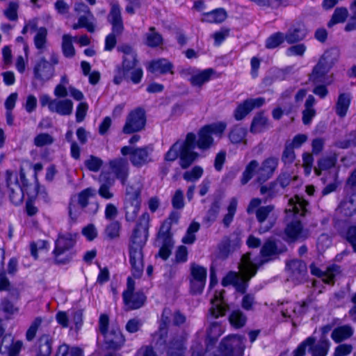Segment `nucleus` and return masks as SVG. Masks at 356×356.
I'll return each instance as SVG.
<instances>
[{"label":"nucleus","mask_w":356,"mask_h":356,"mask_svg":"<svg viewBox=\"0 0 356 356\" xmlns=\"http://www.w3.org/2000/svg\"><path fill=\"white\" fill-rule=\"evenodd\" d=\"M117 50L122 54V70L119 71V75L115 76V83L120 84L125 77L130 79L134 83H138L141 81L143 72L140 67H136L138 63L136 51L127 44L118 46Z\"/></svg>","instance_id":"1"},{"label":"nucleus","mask_w":356,"mask_h":356,"mask_svg":"<svg viewBox=\"0 0 356 356\" xmlns=\"http://www.w3.org/2000/svg\"><path fill=\"white\" fill-rule=\"evenodd\" d=\"M240 273L231 271L222 279L224 286L233 285L237 291L244 293L248 282L257 273V267L251 259V254L248 252L243 255L239 264Z\"/></svg>","instance_id":"2"},{"label":"nucleus","mask_w":356,"mask_h":356,"mask_svg":"<svg viewBox=\"0 0 356 356\" xmlns=\"http://www.w3.org/2000/svg\"><path fill=\"white\" fill-rule=\"evenodd\" d=\"M194 141L193 133H188L184 140H177L172 145L165 154V160L174 161L179 157L180 166L183 169H186L199 157L197 152L191 150Z\"/></svg>","instance_id":"3"},{"label":"nucleus","mask_w":356,"mask_h":356,"mask_svg":"<svg viewBox=\"0 0 356 356\" xmlns=\"http://www.w3.org/2000/svg\"><path fill=\"white\" fill-rule=\"evenodd\" d=\"M261 199L254 197L250 200L247 208L248 213H255L256 218L260 224L258 229L259 234L268 232L275 225V219L273 217L275 206L273 204L261 206Z\"/></svg>","instance_id":"4"},{"label":"nucleus","mask_w":356,"mask_h":356,"mask_svg":"<svg viewBox=\"0 0 356 356\" xmlns=\"http://www.w3.org/2000/svg\"><path fill=\"white\" fill-rule=\"evenodd\" d=\"M226 127L227 124L224 122H218L205 125L199 130L197 133V139L196 135L193 133L195 141L191 150L194 151L196 147L201 150H207L209 149L213 143L212 135L220 136L225 131Z\"/></svg>","instance_id":"5"},{"label":"nucleus","mask_w":356,"mask_h":356,"mask_svg":"<svg viewBox=\"0 0 356 356\" xmlns=\"http://www.w3.org/2000/svg\"><path fill=\"white\" fill-rule=\"evenodd\" d=\"M58 55L51 51L49 61L42 56L38 60L33 67V78L42 85L50 81L55 75V65L58 64Z\"/></svg>","instance_id":"6"},{"label":"nucleus","mask_w":356,"mask_h":356,"mask_svg":"<svg viewBox=\"0 0 356 356\" xmlns=\"http://www.w3.org/2000/svg\"><path fill=\"white\" fill-rule=\"evenodd\" d=\"M175 325H180L186 321V316L179 311L172 312L169 308H164L161 319L159 330L154 335L156 345H164L166 341L168 330L167 327L171 322Z\"/></svg>","instance_id":"7"},{"label":"nucleus","mask_w":356,"mask_h":356,"mask_svg":"<svg viewBox=\"0 0 356 356\" xmlns=\"http://www.w3.org/2000/svg\"><path fill=\"white\" fill-rule=\"evenodd\" d=\"M245 340L244 336L228 335L221 341L218 350L222 356H243Z\"/></svg>","instance_id":"8"},{"label":"nucleus","mask_w":356,"mask_h":356,"mask_svg":"<svg viewBox=\"0 0 356 356\" xmlns=\"http://www.w3.org/2000/svg\"><path fill=\"white\" fill-rule=\"evenodd\" d=\"M109 316L102 314L98 321L97 343L99 352L106 353L105 356H111V333L108 332Z\"/></svg>","instance_id":"9"},{"label":"nucleus","mask_w":356,"mask_h":356,"mask_svg":"<svg viewBox=\"0 0 356 356\" xmlns=\"http://www.w3.org/2000/svg\"><path fill=\"white\" fill-rule=\"evenodd\" d=\"M75 242L70 234L59 236L56 241L55 249L53 252L55 262L58 264H65L72 259V254L69 250L74 246Z\"/></svg>","instance_id":"10"},{"label":"nucleus","mask_w":356,"mask_h":356,"mask_svg":"<svg viewBox=\"0 0 356 356\" xmlns=\"http://www.w3.org/2000/svg\"><path fill=\"white\" fill-rule=\"evenodd\" d=\"M153 152V147L151 145L145 146L139 148L124 146L121 149V153L124 156L130 155L131 163L136 167H141L152 161L151 154Z\"/></svg>","instance_id":"11"},{"label":"nucleus","mask_w":356,"mask_h":356,"mask_svg":"<svg viewBox=\"0 0 356 356\" xmlns=\"http://www.w3.org/2000/svg\"><path fill=\"white\" fill-rule=\"evenodd\" d=\"M207 276V268L193 263L190 267V289L193 294H200L204 288Z\"/></svg>","instance_id":"12"},{"label":"nucleus","mask_w":356,"mask_h":356,"mask_svg":"<svg viewBox=\"0 0 356 356\" xmlns=\"http://www.w3.org/2000/svg\"><path fill=\"white\" fill-rule=\"evenodd\" d=\"M149 216L147 213H144L139 218L136 225L133 230L130 238L129 244L145 246L148 238Z\"/></svg>","instance_id":"13"},{"label":"nucleus","mask_w":356,"mask_h":356,"mask_svg":"<svg viewBox=\"0 0 356 356\" xmlns=\"http://www.w3.org/2000/svg\"><path fill=\"white\" fill-rule=\"evenodd\" d=\"M145 111L142 108H138L131 111L127 117L123 127V132L129 134L140 131L145 128Z\"/></svg>","instance_id":"14"},{"label":"nucleus","mask_w":356,"mask_h":356,"mask_svg":"<svg viewBox=\"0 0 356 356\" xmlns=\"http://www.w3.org/2000/svg\"><path fill=\"white\" fill-rule=\"evenodd\" d=\"M134 281L129 277L127 279V289L123 293L124 302L130 309H136L141 307L146 300V297L143 293H134Z\"/></svg>","instance_id":"15"},{"label":"nucleus","mask_w":356,"mask_h":356,"mask_svg":"<svg viewBox=\"0 0 356 356\" xmlns=\"http://www.w3.org/2000/svg\"><path fill=\"white\" fill-rule=\"evenodd\" d=\"M289 280L295 284H301L306 280L307 268L306 264L299 259H292L286 262Z\"/></svg>","instance_id":"16"},{"label":"nucleus","mask_w":356,"mask_h":356,"mask_svg":"<svg viewBox=\"0 0 356 356\" xmlns=\"http://www.w3.org/2000/svg\"><path fill=\"white\" fill-rule=\"evenodd\" d=\"M7 186L9 190L10 201L15 204H19L24 200V194L26 193L23 186L18 183L17 177L13 172L6 171Z\"/></svg>","instance_id":"17"},{"label":"nucleus","mask_w":356,"mask_h":356,"mask_svg":"<svg viewBox=\"0 0 356 356\" xmlns=\"http://www.w3.org/2000/svg\"><path fill=\"white\" fill-rule=\"evenodd\" d=\"M143 246L129 244V262L133 276L139 278L144 270Z\"/></svg>","instance_id":"18"},{"label":"nucleus","mask_w":356,"mask_h":356,"mask_svg":"<svg viewBox=\"0 0 356 356\" xmlns=\"http://www.w3.org/2000/svg\"><path fill=\"white\" fill-rule=\"evenodd\" d=\"M284 233L286 236V240L289 242L303 241L310 236L309 229H303L300 220L296 218L286 225Z\"/></svg>","instance_id":"19"},{"label":"nucleus","mask_w":356,"mask_h":356,"mask_svg":"<svg viewBox=\"0 0 356 356\" xmlns=\"http://www.w3.org/2000/svg\"><path fill=\"white\" fill-rule=\"evenodd\" d=\"M279 163V160L276 157H268L259 165V175H257L256 181L257 183L262 184L267 180L270 179L275 172Z\"/></svg>","instance_id":"20"},{"label":"nucleus","mask_w":356,"mask_h":356,"mask_svg":"<svg viewBox=\"0 0 356 356\" xmlns=\"http://www.w3.org/2000/svg\"><path fill=\"white\" fill-rule=\"evenodd\" d=\"M225 292L224 290H222L218 293H216L214 297L211 300V307L209 309V318H217L219 316H223L229 310V306L223 297Z\"/></svg>","instance_id":"21"},{"label":"nucleus","mask_w":356,"mask_h":356,"mask_svg":"<svg viewBox=\"0 0 356 356\" xmlns=\"http://www.w3.org/2000/svg\"><path fill=\"white\" fill-rule=\"evenodd\" d=\"M265 102L263 97L248 99L238 105L234 111V118L236 120H241L254 108L262 106Z\"/></svg>","instance_id":"22"},{"label":"nucleus","mask_w":356,"mask_h":356,"mask_svg":"<svg viewBox=\"0 0 356 356\" xmlns=\"http://www.w3.org/2000/svg\"><path fill=\"white\" fill-rule=\"evenodd\" d=\"M111 162H109L104 167L99 177L100 187L99 189V195L106 199L111 197L110 188L111 186Z\"/></svg>","instance_id":"23"},{"label":"nucleus","mask_w":356,"mask_h":356,"mask_svg":"<svg viewBox=\"0 0 356 356\" xmlns=\"http://www.w3.org/2000/svg\"><path fill=\"white\" fill-rule=\"evenodd\" d=\"M23 346L21 341H15L10 335L3 336L0 345V351L8 356H17Z\"/></svg>","instance_id":"24"},{"label":"nucleus","mask_w":356,"mask_h":356,"mask_svg":"<svg viewBox=\"0 0 356 356\" xmlns=\"http://www.w3.org/2000/svg\"><path fill=\"white\" fill-rule=\"evenodd\" d=\"M329 71L330 70L328 68L324 66L321 63L318 62L309 74V80L313 84L324 83L330 85L332 83V80L327 75Z\"/></svg>","instance_id":"25"},{"label":"nucleus","mask_w":356,"mask_h":356,"mask_svg":"<svg viewBox=\"0 0 356 356\" xmlns=\"http://www.w3.org/2000/svg\"><path fill=\"white\" fill-rule=\"evenodd\" d=\"M309 267L312 275L321 277L322 280L328 284H333L335 277L340 273V267L338 266H330L325 271L321 270L314 264H312Z\"/></svg>","instance_id":"26"},{"label":"nucleus","mask_w":356,"mask_h":356,"mask_svg":"<svg viewBox=\"0 0 356 356\" xmlns=\"http://www.w3.org/2000/svg\"><path fill=\"white\" fill-rule=\"evenodd\" d=\"M313 341L312 343H307V347H309V351L311 353L312 356H326L330 348V341L325 337H322L319 341L316 342V339L309 337Z\"/></svg>","instance_id":"27"},{"label":"nucleus","mask_w":356,"mask_h":356,"mask_svg":"<svg viewBox=\"0 0 356 356\" xmlns=\"http://www.w3.org/2000/svg\"><path fill=\"white\" fill-rule=\"evenodd\" d=\"M173 65L171 62L165 58H159L152 60L149 63L147 70L154 74H164L168 72L173 74Z\"/></svg>","instance_id":"28"},{"label":"nucleus","mask_w":356,"mask_h":356,"mask_svg":"<svg viewBox=\"0 0 356 356\" xmlns=\"http://www.w3.org/2000/svg\"><path fill=\"white\" fill-rule=\"evenodd\" d=\"M73 111V102L68 99H54L51 104V112L60 115H70Z\"/></svg>","instance_id":"29"},{"label":"nucleus","mask_w":356,"mask_h":356,"mask_svg":"<svg viewBox=\"0 0 356 356\" xmlns=\"http://www.w3.org/2000/svg\"><path fill=\"white\" fill-rule=\"evenodd\" d=\"M113 175L124 184L129 175V163L124 159H119L113 161Z\"/></svg>","instance_id":"30"},{"label":"nucleus","mask_w":356,"mask_h":356,"mask_svg":"<svg viewBox=\"0 0 356 356\" xmlns=\"http://www.w3.org/2000/svg\"><path fill=\"white\" fill-rule=\"evenodd\" d=\"M283 190V188L280 186L276 179L268 184H261L259 188L261 195H266V200H271L281 195Z\"/></svg>","instance_id":"31"},{"label":"nucleus","mask_w":356,"mask_h":356,"mask_svg":"<svg viewBox=\"0 0 356 356\" xmlns=\"http://www.w3.org/2000/svg\"><path fill=\"white\" fill-rule=\"evenodd\" d=\"M307 202L298 196L289 200V207L286 209L287 213L300 216H305Z\"/></svg>","instance_id":"32"},{"label":"nucleus","mask_w":356,"mask_h":356,"mask_svg":"<svg viewBox=\"0 0 356 356\" xmlns=\"http://www.w3.org/2000/svg\"><path fill=\"white\" fill-rule=\"evenodd\" d=\"M353 328L349 325L339 326L333 330L331 337L336 343H340L350 338L353 334Z\"/></svg>","instance_id":"33"},{"label":"nucleus","mask_w":356,"mask_h":356,"mask_svg":"<svg viewBox=\"0 0 356 356\" xmlns=\"http://www.w3.org/2000/svg\"><path fill=\"white\" fill-rule=\"evenodd\" d=\"M315 104V97L313 95H309L305 101V109L302 111V122L305 125L309 124L316 115V111L314 108Z\"/></svg>","instance_id":"34"},{"label":"nucleus","mask_w":356,"mask_h":356,"mask_svg":"<svg viewBox=\"0 0 356 356\" xmlns=\"http://www.w3.org/2000/svg\"><path fill=\"white\" fill-rule=\"evenodd\" d=\"M339 54V50L338 49L330 48L324 52L318 62L330 70L337 62Z\"/></svg>","instance_id":"35"},{"label":"nucleus","mask_w":356,"mask_h":356,"mask_svg":"<svg viewBox=\"0 0 356 356\" xmlns=\"http://www.w3.org/2000/svg\"><path fill=\"white\" fill-rule=\"evenodd\" d=\"M214 72V70L211 68L206 69L197 74H193L189 81L192 86L201 87L210 80Z\"/></svg>","instance_id":"36"},{"label":"nucleus","mask_w":356,"mask_h":356,"mask_svg":"<svg viewBox=\"0 0 356 356\" xmlns=\"http://www.w3.org/2000/svg\"><path fill=\"white\" fill-rule=\"evenodd\" d=\"M255 175H259V162L257 160H252L242 173L241 184L245 185Z\"/></svg>","instance_id":"37"},{"label":"nucleus","mask_w":356,"mask_h":356,"mask_svg":"<svg viewBox=\"0 0 356 356\" xmlns=\"http://www.w3.org/2000/svg\"><path fill=\"white\" fill-rule=\"evenodd\" d=\"M268 127V118L262 113H257L253 118L250 132L253 134H258L264 131Z\"/></svg>","instance_id":"38"},{"label":"nucleus","mask_w":356,"mask_h":356,"mask_svg":"<svg viewBox=\"0 0 356 356\" xmlns=\"http://www.w3.org/2000/svg\"><path fill=\"white\" fill-rule=\"evenodd\" d=\"M156 245L173 247L174 242L171 229H168L167 226L165 227H161L156 240Z\"/></svg>","instance_id":"39"},{"label":"nucleus","mask_w":356,"mask_h":356,"mask_svg":"<svg viewBox=\"0 0 356 356\" xmlns=\"http://www.w3.org/2000/svg\"><path fill=\"white\" fill-rule=\"evenodd\" d=\"M74 10L79 16L77 22H90V20L93 19V15L89 7L83 2L76 3Z\"/></svg>","instance_id":"40"},{"label":"nucleus","mask_w":356,"mask_h":356,"mask_svg":"<svg viewBox=\"0 0 356 356\" xmlns=\"http://www.w3.org/2000/svg\"><path fill=\"white\" fill-rule=\"evenodd\" d=\"M307 34V31L302 26L289 30L285 35L286 36V42L289 44H293L302 40Z\"/></svg>","instance_id":"41"},{"label":"nucleus","mask_w":356,"mask_h":356,"mask_svg":"<svg viewBox=\"0 0 356 356\" xmlns=\"http://www.w3.org/2000/svg\"><path fill=\"white\" fill-rule=\"evenodd\" d=\"M142 184L140 180L127 186L126 188L125 201H140Z\"/></svg>","instance_id":"42"},{"label":"nucleus","mask_w":356,"mask_h":356,"mask_svg":"<svg viewBox=\"0 0 356 356\" xmlns=\"http://www.w3.org/2000/svg\"><path fill=\"white\" fill-rule=\"evenodd\" d=\"M341 212L346 216H352L356 213V194L352 195L343 200L340 205Z\"/></svg>","instance_id":"43"},{"label":"nucleus","mask_w":356,"mask_h":356,"mask_svg":"<svg viewBox=\"0 0 356 356\" xmlns=\"http://www.w3.org/2000/svg\"><path fill=\"white\" fill-rule=\"evenodd\" d=\"M350 103V98L349 95L346 93L340 94L335 108L337 114L341 118L344 117L346 115Z\"/></svg>","instance_id":"44"},{"label":"nucleus","mask_w":356,"mask_h":356,"mask_svg":"<svg viewBox=\"0 0 356 356\" xmlns=\"http://www.w3.org/2000/svg\"><path fill=\"white\" fill-rule=\"evenodd\" d=\"M227 18V13L223 8H217L204 15L203 21L207 22H222Z\"/></svg>","instance_id":"45"},{"label":"nucleus","mask_w":356,"mask_h":356,"mask_svg":"<svg viewBox=\"0 0 356 356\" xmlns=\"http://www.w3.org/2000/svg\"><path fill=\"white\" fill-rule=\"evenodd\" d=\"M140 207V201H126L124 209L126 219L128 221H134L137 217Z\"/></svg>","instance_id":"46"},{"label":"nucleus","mask_w":356,"mask_h":356,"mask_svg":"<svg viewBox=\"0 0 356 356\" xmlns=\"http://www.w3.org/2000/svg\"><path fill=\"white\" fill-rule=\"evenodd\" d=\"M284 40L286 41V36L282 32H277L270 35L266 40L265 47L267 49H273L279 47Z\"/></svg>","instance_id":"47"},{"label":"nucleus","mask_w":356,"mask_h":356,"mask_svg":"<svg viewBox=\"0 0 356 356\" xmlns=\"http://www.w3.org/2000/svg\"><path fill=\"white\" fill-rule=\"evenodd\" d=\"M200 225L197 222H193L190 224L186 230L185 236L182 238L181 241L184 244H193L195 239V233L200 229Z\"/></svg>","instance_id":"48"},{"label":"nucleus","mask_w":356,"mask_h":356,"mask_svg":"<svg viewBox=\"0 0 356 356\" xmlns=\"http://www.w3.org/2000/svg\"><path fill=\"white\" fill-rule=\"evenodd\" d=\"M229 321L230 324L234 327L241 328L245 325L247 318L241 311L236 310L231 313Z\"/></svg>","instance_id":"49"},{"label":"nucleus","mask_w":356,"mask_h":356,"mask_svg":"<svg viewBox=\"0 0 356 356\" xmlns=\"http://www.w3.org/2000/svg\"><path fill=\"white\" fill-rule=\"evenodd\" d=\"M247 134L245 128L240 126L233 127L229 134V138L232 143H239L243 141Z\"/></svg>","instance_id":"50"},{"label":"nucleus","mask_w":356,"mask_h":356,"mask_svg":"<svg viewBox=\"0 0 356 356\" xmlns=\"http://www.w3.org/2000/svg\"><path fill=\"white\" fill-rule=\"evenodd\" d=\"M224 332L222 326L218 322L211 323L207 331L208 338L211 341L215 343L219 337Z\"/></svg>","instance_id":"51"},{"label":"nucleus","mask_w":356,"mask_h":356,"mask_svg":"<svg viewBox=\"0 0 356 356\" xmlns=\"http://www.w3.org/2000/svg\"><path fill=\"white\" fill-rule=\"evenodd\" d=\"M296 160V154L294 148L289 145V142H286L284 149L282 154V161L284 165H290Z\"/></svg>","instance_id":"52"},{"label":"nucleus","mask_w":356,"mask_h":356,"mask_svg":"<svg viewBox=\"0 0 356 356\" xmlns=\"http://www.w3.org/2000/svg\"><path fill=\"white\" fill-rule=\"evenodd\" d=\"M62 51L63 55L67 58H72L75 54L72 38L69 35H64L63 36Z\"/></svg>","instance_id":"53"},{"label":"nucleus","mask_w":356,"mask_h":356,"mask_svg":"<svg viewBox=\"0 0 356 356\" xmlns=\"http://www.w3.org/2000/svg\"><path fill=\"white\" fill-rule=\"evenodd\" d=\"M281 252L277 250L275 241L268 239L265 242L261 249V254L263 257H270L280 254Z\"/></svg>","instance_id":"54"},{"label":"nucleus","mask_w":356,"mask_h":356,"mask_svg":"<svg viewBox=\"0 0 356 356\" xmlns=\"http://www.w3.org/2000/svg\"><path fill=\"white\" fill-rule=\"evenodd\" d=\"M47 31L44 27H40L37 30L34 37V44L38 49H43L47 42Z\"/></svg>","instance_id":"55"},{"label":"nucleus","mask_w":356,"mask_h":356,"mask_svg":"<svg viewBox=\"0 0 356 356\" xmlns=\"http://www.w3.org/2000/svg\"><path fill=\"white\" fill-rule=\"evenodd\" d=\"M51 353V340L48 335H43L40 339L38 354L49 356Z\"/></svg>","instance_id":"56"},{"label":"nucleus","mask_w":356,"mask_h":356,"mask_svg":"<svg viewBox=\"0 0 356 356\" xmlns=\"http://www.w3.org/2000/svg\"><path fill=\"white\" fill-rule=\"evenodd\" d=\"M18 8L19 4L17 2L10 1L3 11L4 15L10 21H17L18 19Z\"/></svg>","instance_id":"57"},{"label":"nucleus","mask_w":356,"mask_h":356,"mask_svg":"<svg viewBox=\"0 0 356 356\" xmlns=\"http://www.w3.org/2000/svg\"><path fill=\"white\" fill-rule=\"evenodd\" d=\"M163 42L161 35L155 31L154 28L151 27L149 33L147 34V44L149 47H158Z\"/></svg>","instance_id":"58"},{"label":"nucleus","mask_w":356,"mask_h":356,"mask_svg":"<svg viewBox=\"0 0 356 356\" xmlns=\"http://www.w3.org/2000/svg\"><path fill=\"white\" fill-rule=\"evenodd\" d=\"M54 141V138L50 134L47 133H41L34 138L33 143L36 147H41L45 145H51Z\"/></svg>","instance_id":"59"},{"label":"nucleus","mask_w":356,"mask_h":356,"mask_svg":"<svg viewBox=\"0 0 356 356\" xmlns=\"http://www.w3.org/2000/svg\"><path fill=\"white\" fill-rule=\"evenodd\" d=\"M86 167L92 172H98L103 165V161L95 156L90 157L84 161Z\"/></svg>","instance_id":"60"},{"label":"nucleus","mask_w":356,"mask_h":356,"mask_svg":"<svg viewBox=\"0 0 356 356\" xmlns=\"http://www.w3.org/2000/svg\"><path fill=\"white\" fill-rule=\"evenodd\" d=\"M95 195V190L88 188L82 191L78 195V204L81 209H84L88 205V199Z\"/></svg>","instance_id":"61"},{"label":"nucleus","mask_w":356,"mask_h":356,"mask_svg":"<svg viewBox=\"0 0 356 356\" xmlns=\"http://www.w3.org/2000/svg\"><path fill=\"white\" fill-rule=\"evenodd\" d=\"M203 174V169L200 166H195L191 170L184 173L183 177L186 181H195L199 179Z\"/></svg>","instance_id":"62"},{"label":"nucleus","mask_w":356,"mask_h":356,"mask_svg":"<svg viewBox=\"0 0 356 356\" xmlns=\"http://www.w3.org/2000/svg\"><path fill=\"white\" fill-rule=\"evenodd\" d=\"M337 156L336 154L321 158L318 161V165L323 170H329L334 167L337 163Z\"/></svg>","instance_id":"63"},{"label":"nucleus","mask_w":356,"mask_h":356,"mask_svg":"<svg viewBox=\"0 0 356 356\" xmlns=\"http://www.w3.org/2000/svg\"><path fill=\"white\" fill-rule=\"evenodd\" d=\"M220 207L219 202L216 201L213 202L204 218V221L209 223L214 222L218 215Z\"/></svg>","instance_id":"64"}]
</instances>
